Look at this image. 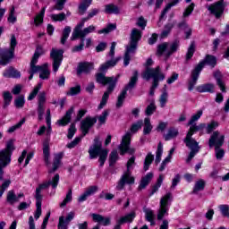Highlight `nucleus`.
<instances>
[{"label":"nucleus","instance_id":"f257e3e1","mask_svg":"<svg viewBox=\"0 0 229 229\" xmlns=\"http://www.w3.org/2000/svg\"><path fill=\"white\" fill-rule=\"evenodd\" d=\"M120 77V74H118L116 77H106L104 73H98L96 75L97 83H100V85L104 86L107 85V89L102 96V99L98 105V110H102V108L106 106V103H108V98H110V94L115 90V87Z\"/></svg>","mask_w":229,"mask_h":229},{"label":"nucleus","instance_id":"f03ea898","mask_svg":"<svg viewBox=\"0 0 229 229\" xmlns=\"http://www.w3.org/2000/svg\"><path fill=\"white\" fill-rule=\"evenodd\" d=\"M142 38V31L139 29H132L130 35V42L126 47V51L123 57V64L125 67L130 65V60L131 56L130 55H135L137 51V46H139V41Z\"/></svg>","mask_w":229,"mask_h":229},{"label":"nucleus","instance_id":"7ed1b4c3","mask_svg":"<svg viewBox=\"0 0 229 229\" xmlns=\"http://www.w3.org/2000/svg\"><path fill=\"white\" fill-rule=\"evenodd\" d=\"M102 148L103 144L101 143V140H99V137H96L93 145L89 147L88 151L90 160H94V158L99 157L98 161L100 163V167L105 165V162H106L108 157V150L102 149Z\"/></svg>","mask_w":229,"mask_h":229},{"label":"nucleus","instance_id":"20e7f679","mask_svg":"<svg viewBox=\"0 0 229 229\" xmlns=\"http://www.w3.org/2000/svg\"><path fill=\"white\" fill-rule=\"evenodd\" d=\"M127 171L123 173L118 183L116 185L117 191H123L124 189V185H133L135 183V177L131 176V169L135 167V157H131L127 164H126Z\"/></svg>","mask_w":229,"mask_h":229},{"label":"nucleus","instance_id":"39448f33","mask_svg":"<svg viewBox=\"0 0 229 229\" xmlns=\"http://www.w3.org/2000/svg\"><path fill=\"white\" fill-rule=\"evenodd\" d=\"M17 46V38L15 35H12L10 48H0V65H8L15 56V47Z\"/></svg>","mask_w":229,"mask_h":229},{"label":"nucleus","instance_id":"423d86ee","mask_svg":"<svg viewBox=\"0 0 229 229\" xmlns=\"http://www.w3.org/2000/svg\"><path fill=\"white\" fill-rule=\"evenodd\" d=\"M141 78L146 80V81L152 80V83H158L159 81H164V80H165V74L162 72L160 66H157L156 68L146 67L141 73Z\"/></svg>","mask_w":229,"mask_h":229},{"label":"nucleus","instance_id":"0eeeda50","mask_svg":"<svg viewBox=\"0 0 229 229\" xmlns=\"http://www.w3.org/2000/svg\"><path fill=\"white\" fill-rule=\"evenodd\" d=\"M15 150V147L13 146V141L9 140L6 143L5 148L0 150V171H4V167L10 165L12 162V155Z\"/></svg>","mask_w":229,"mask_h":229},{"label":"nucleus","instance_id":"6e6552de","mask_svg":"<svg viewBox=\"0 0 229 229\" xmlns=\"http://www.w3.org/2000/svg\"><path fill=\"white\" fill-rule=\"evenodd\" d=\"M137 81H139V72L134 71L133 76L131 78L129 83L124 87L117 98L116 108H121V106H123L124 99H126V94L128 90H132V89H135Z\"/></svg>","mask_w":229,"mask_h":229},{"label":"nucleus","instance_id":"1a4fd4ad","mask_svg":"<svg viewBox=\"0 0 229 229\" xmlns=\"http://www.w3.org/2000/svg\"><path fill=\"white\" fill-rule=\"evenodd\" d=\"M180 47V41L174 40L172 43L165 42L161 45L157 46V55L158 56H162V55H165V60L169 58L173 53H176L178 48Z\"/></svg>","mask_w":229,"mask_h":229},{"label":"nucleus","instance_id":"9d476101","mask_svg":"<svg viewBox=\"0 0 229 229\" xmlns=\"http://www.w3.org/2000/svg\"><path fill=\"white\" fill-rule=\"evenodd\" d=\"M115 46H117V43L115 42H113L111 44L110 51L107 55V58H110V60L100 65L99 67L100 72H106V71H108V69H110L111 67H115L119 60H121V57L114 58Z\"/></svg>","mask_w":229,"mask_h":229},{"label":"nucleus","instance_id":"9b49d317","mask_svg":"<svg viewBox=\"0 0 229 229\" xmlns=\"http://www.w3.org/2000/svg\"><path fill=\"white\" fill-rule=\"evenodd\" d=\"M83 29V23H79L73 30V32L71 37V40H77V38H85L86 35L89 33H93L96 31V27L94 25H90L88 28Z\"/></svg>","mask_w":229,"mask_h":229},{"label":"nucleus","instance_id":"f8f14e48","mask_svg":"<svg viewBox=\"0 0 229 229\" xmlns=\"http://www.w3.org/2000/svg\"><path fill=\"white\" fill-rule=\"evenodd\" d=\"M184 144L191 149V152L186 159L187 164L192 160L193 157H196L197 153H199V145L196 140L191 138V135L186 136L184 139Z\"/></svg>","mask_w":229,"mask_h":229},{"label":"nucleus","instance_id":"ddd939ff","mask_svg":"<svg viewBox=\"0 0 229 229\" xmlns=\"http://www.w3.org/2000/svg\"><path fill=\"white\" fill-rule=\"evenodd\" d=\"M130 144H131V133L126 132L119 145L120 155H126V153L133 155V153H135V148H130Z\"/></svg>","mask_w":229,"mask_h":229},{"label":"nucleus","instance_id":"4468645a","mask_svg":"<svg viewBox=\"0 0 229 229\" xmlns=\"http://www.w3.org/2000/svg\"><path fill=\"white\" fill-rule=\"evenodd\" d=\"M50 58L53 60V71L54 72H57L64 60V50L52 48L50 52Z\"/></svg>","mask_w":229,"mask_h":229},{"label":"nucleus","instance_id":"2eb2a0df","mask_svg":"<svg viewBox=\"0 0 229 229\" xmlns=\"http://www.w3.org/2000/svg\"><path fill=\"white\" fill-rule=\"evenodd\" d=\"M225 8H226L225 0H219L218 2L208 6V12H210L212 15H215L216 19L221 18V15L225 13Z\"/></svg>","mask_w":229,"mask_h":229},{"label":"nucleus","instance_id":"dca6fc26","mask_svg":"<svg viewBox=\"0 0 229 229\" xmlns=\"http://www.w3.org/2000/svg\"><path fill=\"white\" fill-rule=\"evenodd\" d=\"M203 71V64H199L191 72V80L188 82V90H194V87L196 83H198V79L199 78V74Z\"/></svg>","mask_w":229,"mask_h":229},{"label":"nucleus","instance_id":"f3484780","mask_svg":"<svg viewBox=\"0 0 229 229\" xmlns=\"http://www.w3.org/2000/svg\"><path fill=\"white\" fill-rule=\"evenodd\" d=\"M98 123V117L87 116L81 122V130L82 131V137H85L89 131H90V128L94 126Z\"/></svg>","mask_w":229,"mask_h":229},{"label":"nucleus","instance_id":"a211bd4d","mask_svg":"<svg viewBox=\"0 0 229 229\" xmlns=\"http://www.w3.org/2000/svg\"><path fill=\"white\" fill-rule=\"evenodd\" d=\"M44 114H46V92L41 91L38 98V115L39 121L44 119Z\"/></svg>","mask_w":229,"mask_h":229},{"label":"nucleus","instance_id":"6ab92c4d","mask_svg":"<svg viewBox=\"0 0 229 229\" xmlns=\"http://www.w3.org/2000/svg\"><path fill=\"white\" fill-rule=\"evenodd\" d=\"M201 115H203V111L202 110H199L197 112L196 114H193L191 118V120L188 122V126H191L190 127V130L186 135V137H189L190 135V139H192V135H194V133H196V121L199 120Z\"/></svg>","mask_w":229,"mask_h":229},{"label":"nucleus","instance_id":"aec40b11","mask_svg":"<svg viewBox=\"0 0 229 229\" xmlns=\"http://www.w3.org/2000/svg\"><path fill=\"white\" fill-rule=\"evenodd\" d=\"M59 182L60 174H55L52 179H49L48 181L39 184L38 189L40 191H44V189H49V187H52V189H56V187H58Z\"/></svg>","mask_w":229,"mask_h":229},{"label":"nucleus","instance_id":"412c9836","mask_svg":"<svg viewBox=\"0 0 229 229\" xmlns=\"http://www.w3.org/2000/svg\"><path fill=\"white\" fill-rule=\"evenodd\" d=\"M133 219H135V212L132 211L124 216L120 217L116 220V225H114V229H121V225H124V223H132Z\"/></svg>","mask_w":229,"mask_h":229},{"label":"nucleus","instance_id":"4be33fe9","mask_svg":"<svg viewBox=\"0 0 229 229\" xmlns=\"http://www.w3.org/2000/svg\"><path fill=\"white\" fill-rule=\"evenodd\" d=\"M94 69V64L92 63H80L77 68V75L89 74L90 71Z\"/></svg>","mask_w":229,"mask_h":229},{"label":"nucleus","instance_id":"5701e85b","mask_svg":"<svg viewBox=\"0 0 229 229\" xmlns=\"http://www.w3.org/2000/svg\"><path fill=\"white\" fill-rule=\"evenodd\" d=\"M221 140H222V146H223V144H225V135L220 136L219 131H214L208 141L209 148H214V147L216 148V145Z\"/></svg>","mask_w":229,"mask_h":229},{"label":"nucleus","instance_id":"b1692460","mask_svg":"<svg viewBox=\"0 0 229 229\" xmlns=\"http://www.w3.org/2000/svg\"><path fill=\"white\" fill-rule=\"evenodd\" d=\"M91 217L95 223H99L103 226H108L111 224L110 216L105 217L102 215L93 213Z\"/></svg>","mask_w":229,"mask_h":229},{"label":"nucleus","instance_id":"393cba45","mask_svg":"<svg viewBox=\"0 0 229 229\" xmlns=\"http://www.w3.org/2000/svg\"><path fill=\"white\" fill-rule=\"evenodd\" d=\"M72 114H74V107L70 108L66 114H64V116L57 121V124L59 126H67V124H69V123H71V119L72 117Z\"/></svg>","mask_w":229,"mask_h":229},{"label":"nucleus","instance_id":"a878e982","mask_svg":"<svg viewBox=\"0 0 229 229\" xmlns=\"http://www.w3.org/2000/svg\"><path fill=\"white\" fill-rule=\"evenodd\" d=\"M62 158H64V153H59L55 156L53 168L48 170V174H52V173H55V171H58V168L62 164Z\"/></svg>","mask_w":229,"mask_h":229},{"label":"nucleus","instance_id":"bb28decb","mask_svg":"<svg viewBox=\"0 0 229 229\" xmlns=\"http://www.w3.org/2000/svg\"><path fill=\"white\" fill-rule=\"evenodd\" d=\"M199 64H202V69L205 67V64L210 65V67H216L217 65V58L212 55H207L205 59Z\"/></svg>","mask_w":229,"mask_h":229},{"label":"nucleus","instance_id":"cd10ccee","mask_svg":"<svg viewBox=\"0 0 229 229\" xmlns=\"http://www.w3.org/2000/svg\"><path fill=\"white\" fill-rule=\"evenodd\" d=\"M151 180H153V173H148L144 177L141 178L138 190L142 191L146 189V187L149 185Z\"/></svg>","mask_w":229,"mask_h":229},{"label":"nucleus","instance_id":"c85d7f7f","mask_svg":"<svg viewBox=\"0 0 229 229\" xmlns=\"http://www.w3.org/2000/svg\"><path fill=\"white\" fill-rule=\"evenodd\" d=\"M221 146H223V140H220L215 147V157L216 160H223L225 157V149L221 148Z\"/></svg>","mask_w":229,"mask_h":229},{"label":"nucleus","instance_id":"c756f323","mask_svg":"<svg viewBox=\"0 0 229 229\" xmlns=\"http://www.w3.org/2000/svg\"><path fill=\"white\" fill-rule=\"evenodd\" d=\"M145 213V219L146 221H148L150 223L151 226H155V211H153L151 208H144L143 209Z\"/></svg>","mask_w":229,"mask_h":229},{"label":"nucleus","instance_id":"7c9ffc66","mask_svg":"<svg viewBox=\"0 0 229 229\" xmlns=\"http://www.w3.org/2000/svg\"><path fill=\"white\" fill-rule=\"evenodd\" d=\"M42 69L39 71V78L41 80H49L51 72L49 71V64L47 63L41 65Z\"/></svg>","mask_w":229,"mask_h":229},{"label":"nucleus","instance_id":"2f4dec72","mask_svg":"<svg viewBox=\"0 0 229 229\" xmlns=\"http://www.w3.org/2000/svg\"><path fill=\"white\" fill-rule=\"evenodd\" d=\"M4 78H19L21 76V72L17 71L13 67H9L3 73Z\"/></svg>","mask_w":229,"mask_h":229},{"label":"nucleus","instance_id":"473e14b6","mask_svg":"<svg viewBox=\"0 0 229 229\" xmlns=\"http://www.w3.org/2000/svg\"><path fill=\"white\" fill-rule=\"evenodd\" d=\"M214 78L216 80V85H218L220 90L222 92H226V89L225 88V82L223 81V75L221 74V72L216 71L214 72Z\"/></svg>","mask_w":229,"mask_h":229},{"label":"nucleus","instance_id":"72a5a7b5","mask_svg":"<svg viewBox=\"0 0 229 229\" xmlns=\"http://www.w3.org/2000/svg\"><path fill=\"white\" fill-rule=\"evenodd\" d=\"M90 4H92V0H83L79 5V15H85Z\"/></svg>","mask_w":229,"mask_h":229},{"label":"nucleus","instance_id":"f704fd0d","mask_svg":"<svg viewBox=\"0 0 229 229\" xmlns=\"http://www.w3.org/2000/svg\"><path fill=\"white\" fill-rule=\"evenodd\" d=\"M198 92H209L210 94L214 93V84L207 83L197 87Z\"/></svg>","mask_w":229,"mask_h":229},{"label":"nucleus","instance_id":"c9c22d12","mask_svg":"<svg viewBox=\"0 0 229 229\" xmlns=\"http://www.w3.org/2000/svg\"><path fill=\"white\" fill-rule=\"evenodd\" d=\"M43 155L44 160L47 165H49V141L45 140L43 142Z\"/></svg>","mask_w":229,"mask_h":229},{"label":"nucleus","instance_id":"e433bc0d","mask_svg":"<svg viewBox=\"0 0 229 229\" xmlns=\"http://www.w3.org/2000/svg\"><path fill=\"white\" fill-rule=\"evenodd\" d=\"M6 201L9 203V205H13V203L19 202V198H17V195L13 190L7 192Z\"/></svg>","mask_w":229,"mask_h":229},{"label":"nucleus","instance_id":"4c0bfd02","mask_svg":"<svg viewBox=\"0 0 229 229\" xmlns=\"http://www.w3.org/2000/svg\"><path fill=\"white\" fill-rule=\"evenodd\" d=\"M153 160H155V156L151 152H148L144 160L143 171L149 169V165L153 164Z\"/></svg>","mask_w":229,"mask_h":229},{"label":"nucleus","instance_id":"58836bf2","mask_svg":"<svg viewBox=\"0 0 229 229\" xmlns=\"http://www.w3.org/2000/svg\"><path fill=\"white\" fill-rule=\"evenodd\" d=\"M173 199V196L171 192L166 193L163 198L160 199V207L165 208H169V201Z\"/></svg>","mask_w":229,"mask_h":229},{"label":"nucleus","instance_id":"ea45409f","mask_svg":"<svg viewBox=\"0 0 229 229\" xmlns=\"http://www.w3.org/2000/svg\"><path fill=\"white\" fill-rule=\"evenodd\" d=\"M104 12L105 13H109V14H112V13L118 14L119 7L114 4H109L105 6Z\"/></svg>","mask_w":229,"mask_h":229},{"label":"nucleus","instance_id":"a19ab883","mask_svg":"<svg viewBox=\"0 0 229 229\" xmlns=\"http://www.w3.org/2000/svg\"><path fill=\"white\" fill-rule=\"evenodd\" d=\"M152 130H153V125H151V120L149 118H145L143 134L149 135Z\"/></svg>","mask_w":229,"mask_h":229},{"label":"nucleus","instance_id":"79ce46f5","mask_svg":"<svg viewBox=\"0 0 229 229\" xmlns=\"http://www.w3.org/2000/svg\"><path fill=\"white\" fill-rule=\"evenodd\" d=\"M167 85H165L164 87V91L160 96L159 98V103H160V106L161 108H164L167 103V98H169V94H167V89H166Z\"/></svg>","mask_w":229,"mask_h":229},{"label":"nucleus","instance_id":"37998d69","mask_svg":"<svg viewBox=\"0 0 229 229\" xmlns=\"http://www.w3.org/2000/svg\"><path fill=\"white\" fill-rule=\"evenodd\" d=\"M178 129L171 127L168 130V132L165 135V140H171V139L178 137Z\"/></svg>","mask_w":229,"mask_h":229},{"label":"nucleus","instance_id":"c03bdc74","mask_svg":"<svg viewBox=\"0 0 229 229\" xmlns=\"http://www.w3.org/2000/svg\"><path fill=\"white\" fill-rule=\"evenodd\" d=\"M46 13V7H43L39 13L34 18V22L36 26L42 24L44 22V15Z\"/></svg>","mask_w":229,"mask_h":229},{"label":"nucleus","instance_id":"a18cd8bd","mask_svg":"<svg viewBox=\"0 0 229 229\" xmlns=\"http://www.w3.org/2000/svg\"><path fill=\"white\" fill-rule=\"evenodd\" d=\"M162 153H164V147L162 142H159L157 145V150L156 152V165H158L160 164V160H162Z\"/></svg>","mask_w":229,"mask_h":229},{"label":"nucleus","instance_id":"49530a36","mask_svg":"<svg viewBox=\"0 0 229 229\" xmlns=\"http://www.w3.org/2000/svg\"><path fill=\"white\" fill-rule=\"evenodd\" d=\"M38 63V61H35L31 59L29 72H32L34 74H36V72H40V70L42 69V65H37Z\"/></svg>","mask_w":229,"mask_h":229},{"label":"nucleus","instance_id":"de8ad7c7","mask_svg":"<svg viewBox=\"0 0 229 229\" xmlns=\"http://www.w3.org/2000/svg\"><path fill=\"white\" fill-rule=\"evenodd\" d=\"M194 53H196V43L192 41L186 53V60L187 61L191 60V58L194 56Z\"/></svg>","mask_w":229,"mask_h":229},{"label":"nucleus","instance_id":"09e8293b","mask_svg":"<svg viewBox=\"0 0 229 229\" xmlns=\"http://www.w3.org/2000/svg\"><path fill=\"white\" fill-rule=\"evenodd\" d=\"M7 21L11 24H15V22H17V15L15 14V6L13 5L10 8V13H9Z\"/></svg>","mask_w":229,"mask_h":229},{"label":"nucleus","instance_id":"8fccbe9b","mask_svg":"<svg viewBox=\"0 0 229 229\" xmlns=\"http://www.w3.org/2000/svg\"><path fill=\"white\" fill-rule=\"evenodd\" d=\"M69 35H71V27L66 26L63 30V36L61 38V44L64 46L65 42H67V38H69Z\"/></svg>","mask_w":229,"mask_h":229},{"label":"nucleus","instance_id":"3c124183","mask_svg":"<svg viewBox=\"0 0 229 229\" xmlns=\"http://www.w3.org/2000/svg\"><path fill=\"white\" fill-rule=\"evenodd\" d=\"M12 99H13L12 93H10V91H4V108H6L12 103Z\"/></svg>","mask_w":229,"mask_h":229},{"label":"nucleus","instance_id":"603ef678","mask_svg":"<svg viewBox=\"0 0 229 229\" xmlns=\"http://www.w3.org/2000/svg\"><path fill=\"white\" fill-rule=\"evenodd\" d=\"M205 189V181L199 180L195 183L192 194H198L199 191H203Z\"/></svg>","mask_w":229,"mask_h":229},{"label":"nucleus","instance_id":"864d4df0","mask_svg":"<svg viewBox=\"0 0 229 229\" xmlns=\"http://www.w3.org/2000/svg\"><path fill=\"white\" fill-rule=\"evenodd\" d=\"M157 112V106L155 105V100H152L150 105H148L145 110L146 115H153Z\"/></svg>","mask_w":229,"mask_h":229},{"label":"nucleus","instance_id":"5fc2aeb1","mask_svg":"<svg viewBox=\"0 0 229 229\" xmlns=\"http://www.w3.org/2000/svg\"><path fill=\"white\" fill-rule=\"evenodd\" d=\"M46 51H44V48L40 46H38L32 56V60L38 62V58H40V56H42V55H44Z\"/></svg>","mask_w":229,"mask_h":229},{"label":"nucleus","instance_id":"6e6d98bb","mask_svg":"<svg viewBox=\"0 0 229 229\" xmlns=\"http://www.w3.org/2000/svg\"><path fill=\"white\" fill-rule=\"evenodd\" d=\"M163 182H164V176L159 175L157 183L152 187V191L150 192L149 196H153V194H155V192H157L158 189H160Z\"/></svg>","mask_w":229,"mask_h":229},{"label":"nucleus","instance_id":"4d7b16f0","mask_svg":"<svg viewBox=\"0 0 229 229\" xmlns=\"http://www.w3.org/2000/svg\"><path fill=\"white\" fill-rule=\"evenodd\" d=\"M40 89H42V83H38L34 89L32 90V92L29 95L28 97V100L29 101H33V99H35V98H37V94H38V91L40 90Z\"/></svg>","mask_w":229,"mask_h":229},{"label":"nucleus","instance_id":"13d9d810","mask_svg":"<svg viewBox=\"0 0 229 229\" xmlns=\"http://www.w3.org/2000/svg\"><path fill=\"white\" fill-rule=\"evenodd\" d=\"M25 103H26V100H24V95H20L14 100V106H16V108H22Z\"/></svg>","mask_w":229,"mask_h":229},{"label":"nucleus","instance_id":"bf43d9fd","mask_svg":"<svg viewBox=\"0 0 229 229\" xmlns=\"http://www.w3.org/2000/svg\"><path fill=\"white\" fill-rule=\"evenodd\" d=\"M118 159L119 154L117 153V150H113L109 156V165H114V164H115V162H117Z\"/></svg>","mask_w":229,"mask_h":229},{"label":"nucleus","instance_id":"052dcab7","mask_svg":"<svg viewBox=\"0 0 229 229\" xmlns=\"http://www.w3.org/2000/svg\"><path fill=\"white\" fill-rule=\"evenodd\" d=\"M24 123H26V119L22 118L18 123H16L15 125L10 127L8 129V133H13V131H16V130H19V128H21Z\"/></svg>","mask_w":229,"mask_h":229},{"label":"nucleus","instance_id":"680f3d73","mask_svg":"<svg viewBox=\"0 0 229 229\" xmlns=\"http://www.w3.org/2000/svg\"><path fill=\"white\" fill-rule=\"evenodd\" d=\"M144 124V122L142 120L138 121L137 123H133L131 127V133H137L140 128H142V125Z\"/></svg>","mask_w":229,"mask_h":229},{"label":"nucleus","instance_id":"e2e57ef3","mask_svg":"<svg viewBox=\"0 0 229 229\" xmlns=\"http://www.w3.org/2000/svg\"><path fill=\"white\" fill-rule=\"evenodd\" d=\"M110 115V111L105 110L101 115L98 117L99 124H105L106 123V118Z\"/></svg>","mask_w":229,"mask_h":229},{"label":"nucleus","instance_id":"0e129e2a","mask_svg":"<svg viewBox=\"0 0 229 229\" xmlns=\"http://www.w3.org/2000/svg\"><path fill=\"white\" fill-rule=\"evenodd\" d=\"M116 28H117V25L110 23L107 25L106 28L98 30V33L99 35H101L102 33L108 34L110 33V31H114V30H115Z\"/></svg>","mask_w":229,"mask_h":229},{"label":"nucleus","instance_id":"69168bd1","mask_svg":"<svg viewBox=\"0 0 229 229\" xmlns=\"http://www.w3.org/2000/svg\"><path fill=\"white\" fill-rule=\"evenodd\" d=\"M81 92V86L77 85L76 87L70 88L69 92H67V96H77Z\"/></svg>","mask_w":229,"mask_h":229},{"label":"nucleus","instance_id":"338daca9","mask_svg":"<svg viewBox=\"0 0 229 229\" xmlns=\"http://www.w3.org/2000/svg\"><path fill=\"white\" fill-rule=\"evenodd\" d=\"M69 224L65 221V217L60 216L59 217V223L57 225L58 229H68Z\"/></svg>","mask_w":229,"mask_h":229},{"label":"nucleus","instance_id":"774afa93","mask_svg":"<svg viewBox=\"0 0 229 229\" xmlns=\"http://www.w3.org/2000/svg\"><path fill=\"white\" fill-rule=\"evenodd\" d=\"M219 210L221 211L222 216L224 217H229V206L228 205H220L218 207Z\"/></svg>","mask_w":229,"mask_h":229}]
</instances>
